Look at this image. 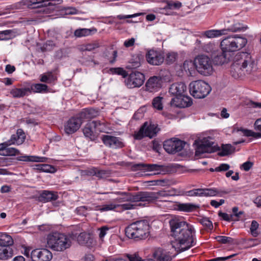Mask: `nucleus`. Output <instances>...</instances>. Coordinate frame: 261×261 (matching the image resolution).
Masks as SVG:
<instances>
[{"mask_svg": "<svg viewBox=\"0 0 261 261\" xmlns=\"http://www.w3.org/2000/svg\"><path fill=\"white\" fill-rule=\"evenodd\" d=\"M30 88L29 93L33 91L34 93H42L47 91L48 86L43 84H32Z\"/></svg>", "mask_w": 261, "mask_h": 261, "instance_id": "39", "label": "nucleus"}, {"mask_svg": "<svg viewBox=\"0 0 261 261\" xmlns=\"http://www.w3.org/2000/svg\"><path fill=\"white\" fill-rule=\"evenodd\" d=\"M90 175H96L97 177L99 178H102L106 175V172L104 170H100L97 168H93L90 170L89 171Z\"/></svg>", "mask_w": 261, "mask_h": 261, "instance_id": "51", "label": "nucleus"}, {"mask_svg": "<svg viewBox=\"0 0 261 261\" xmlns=\"http://www.w3.org/2000/svg\"><path fill=\"white\" fill-rule=\"evenodd\" d=\"M100 45L98 42H94L91 43H88L83 45L81 47V50L84 51H92L96 48H98Z\"/></svg>", "mask_w": 261, "mask_h": 261, "instance_id": "46", "label": "nucleus"}, {"mask_svg": "<svg viewBox=\"0 0 261 261\" xmlns=\"http://www.w3.org/2000/svg\"><path fill=\"white\" fill-rule=\"evenodd\" d=\"M215 239H216L218 242L224 244L227 243H232L233 242L232 238L226 236H217L215 237Z\"/></svg>", "mask_w": 261, "mask_h": 261, "instance_id": "53", "label": "nucleus"}, {"mask_svg": "<svg viewBox=\"0 0 261 261\" xmlns=\"http://www.w3.org/2000/svg\"><path fill=\"white\" fill-rule=\"evenodd\" d=\"M134 167L136 170H141L144 171H156L154 173L156 174H160L164 172V166L162 165H158L157 164H145L143 163L137 164L134 166Z\"/></svg>", "mask_w": 261, "mask_h": 261, "instance_id": "19", "label": "nucleus"}, {"mask_svg": "<svg viewBox=\"0 0 261 261\" xmlns=\"http://www.w3.org/2000/svg\"><path fill=\"white\" fill-rule=\"evenodd\" d=\"M169 225L171 236L174 238L171 243L177 252L187 250L194 245V229L192 225L178 219H171Z\"/></svg>", "mask_w": 261, "mask_h": 261, "instance_id": "1", "label": "nucleus"}, {"mask_svg": "<svg viewBox=\"0 0 261 261\" xmlns=\"http://www.w3.org/2000/svg\"><path fill=\"white\" fill-rule=\"evenodd\" d=\"M83 122L78 116L70 118L64 125L65 132L69 135L76 132L81 127Z\"/></svg>", "mask_w": 261, "mask_h": 261, "instance_id": "14", "label": "nucleus"}, {"mask_svg": "<svg viewBox=\"0 0 261 261\" xmlns=\"http://www.w3.org/2000/svg\"><path fill=\"white\" fill-rule=\"evenodd\" d=\"M98 207L97 210H99L101 212L112 211L117 209V204L114 202H109L101 206H99Z\"/></svg>", "mask_w": 261, "mask_h": 261, "instance_id": "45", "label": "nucleus"}, {"mask_svg": "<svg viewBox=\"0 0 261 261\" xmlns=\"http://www.w3.org/2000/svg\"><path fill=\"white\" fill-rule=\"evenodd\" d=\"M13 255V251L9 247L0 246V259L7 260Z\"/></svg>", "mask_w": 261, "mask_h": 261, "instance_id": "35", "label": "nucleus"}, {"mask_svg": "<svg viewBox=\"0 0 261 261\" xmlns=\"http://www.w3.org/2000/svg\"><path fill=\"white\" fill-rule=\"evenodd\" d=\"M144 194L143 196L144 201L151 202L155 199L159 198L160 197H167L170 196L169 191H160L158 192H143Z\"/></svg>", "mask_w": 261, "mask_h": 261, "instance_id": "23", "label": "nucleus"}, {"mask_svg": "<svg viewBox=\"0 0 261 261\" xmlns=\"http://www.w3.org/2000/svg\"><path fill=\"white\" fill-rule=\"evenodd\" d=\"M214 143L209 141L207 139L204 138L197 146L195 151V155L200 156L204 153H212L215 151L213 145Z\"/></svg>", "mask_w": 261, "mask_h": 261, "instance_id": "17", "label": "nucleus"}, {"mask_svg": "<svg viewBox=\"0 0 261 261\" xmlns=\"http://www.w3.org/2000/svg\"><path fill=\"white\" fill-rule=\"evenodd\" d=\"M40 167L42 172L54 173L57 171L55 167L48 164H43Z\"/></svg>", "mask_w": 261, "mask_h": 261, "instance_id": "57", "label": "nucleus"}, {"mask_svg": "<svg viewBox=\"0 0 261 261\" xmlns=\"http://www.w3.org/2000/svg\"><path fill=\"white\" fill-rule=\"evenodd\" d=\"M13 244L12 237L6 233L0 232V246H9Z\"/></svg>", "mask_w": 261, "mask_h": 261, "instance_id": "36", "label": "nucleus"}, {"mask_svg": "<svg viewBox=\"0 0 261 261\" xmlns=\"http://www.w3.org/2000/svg\"><path fill=\"white\" fill-rule=\"evenodd\" d=\"M18 35L17 30H6L0 32V40H5L14 38Z\"/></svg>", "mask_w": 261, "mask_h": 261, "instance_id": "32", "label": "nucleus"}, {"mask_svg": "<svg viewBox=\"0 0 261 261\" xmlns=\"http://www.w3.org/2000/svg\"><path fill=\"white\" fill-rule=\"evenodd\" d=\"M195 67V60L193 62L191 60H186L183 64V68L185 71H189L190 72Z\"/></svg>", "mask_w": 261, "mask_h": 261, "instance_id": "58", "label": "nucleus"}, {"mask_svg": "<svg viewBox=\"0 0 261 261\" xmlns=\"http://www.w3.org/2000/svg\"><path fill=\"white\" fill-rule=\"evenodd\" d=\"M30 92L29 88H13L10 91V94L14 98L22 97L28 94Z\"/></svg>", "mask_w": 261, "mask_h": 261, "instance_id": "33", "label": "nucleus"}, {"mask_svg": "<svg viewBox=\"0 0 261 261\" xmlns=\"http://www.w3.org/2000/svg\"><path fill=\"white\" fill-rule=\"evenodd\" d=\"M109 230V228L107 226H104L101 227L99 229V237L101 239H102L107 234V231Z\"/></svg>", "mask_w": 261, "mask_h": 261, "instance_id": "64", "label": "nucleus"}, {"mask_svg": "<svg viewBox=\"0 0 261 261\" xmlns=\"http://www.w3.org/2000/svg\"><path fill=\"white\" fill-rule=\"evenodd\" d=\"M185 145L186 143L181 140L170 139L164 142L163 147L167 152L174 153L181 151Z\"/></svg>", "mask_w": 261, "mask_h": 261, "instance_id": "11", "label": "nucleus"}, {"mask_svg": "<svg viewBox=\"0 0 261 261\" xmlns=\"http://www.w3.org/2000/svg\"><path fill=\"white\" fill-rule=\"evenodd\" d=\"M57 198L58 195L56 193L48 191H44L39 197V200L43 202L55 200Z\"/></svg>", "mask_w": 261, "mask_h": 261, "instance_id": "29", "label": "nucleus"}, {"mask_svg": "<svg viewBox=\"0 0 261 261\" xmlns=\"http://www.w3.org/2000/svg\"><path fill=\"white\" fill-rule=\"evenodd\" d=\"M98 111L94 109H85L79 113V116L82 122L86 120L92 119L98 115Z\"/></svg>", "mask_w": 261, "mask_h": 261, "instance_id": "27", "label": "nucleus"}, {"mask_svg": "<svg viewBox=\"0 0 261 261\" xmlns=\"http://www.w3.org/2000/svg\"><path fill=\"white\" fill-rule=\"evenodd\" d=\"M73 234L76 236L77 234ZM76 238L77 241L81 245H85L88 243V239L89 238V235L86 232L80 233L77 237H75L73 239Z\"/></svg>", "mask_w": 261, "mask_h": 261, "instance_id": "43", "label": "nucleus"}, {"mask_svg": "<svg viewBox=\"0 0 261 261\" xmlns=\"http://www.w3.org/2000/svg\"><path fill=\"white\" fill-rule=\"evenodd\" d=\"M31 257L33 261H49L53 255L47 249H36L32 251Z\"/></svg>", "mask_w": 261, "mask_h": 261, "instance_id": "13", "label": "nucleus"}, {"mask_svg": "<svg viewBox=\"0 0 261 261\" xmlns=\"http://www.w3.org/2000/svg\"><path fill=\"white\" fill-rule=\"evenodd\" d=\"M161 86L162 78L157 76L150 77L145 85L146 90L150 92L158 91L161 88Z\"/></svg>", "mask_w": 261, "mask_h": 261, "instance_id": "21", "label": "nucleus"}, {"mask_svg": "<svg viewBox=\"0 0 261 261\" xmlns=\"http://www.w3.org/2000/svg\"><path fill=\"white\" fill-rule=\"evenodd\" d=\"M247 40L244 37L237 35L228 36L221 42V46L224 51L234 52L244 47Z\"/></svg>", "mask_w": 261, "mask_h": 261, "instance_id": "5", "label": "nucleus"}, {"mask_svg": "<svg viewBox=\"0 0 261 261\" xmlns=\"http://www.w3.org/2000/svg\"><path fill=\"white\" fill-rule=\"evenodd\" d=\"M152 182H154L153 185L160 186H166L170 185V181L167 179H158L155 180L151 181Z\"/></svg>", "mask_w": 261, "mask_h": 261, "instance_id": "60", "label": "nucleus"}, {"mask_svg": "<svg viewBox=\"0 0 261 261\" xmlns=\"http://www.w3.org/2000/svg\"><path fill=\"white\" fill-rule=\"evenodd\" d=\"M40 81L47 84L54 83L57 80V76L52 72H47L40 75Z\"/></svg>", "mask_w": 261, "mask_h": 261, "instance_id": "34", "label": "nucleus"}, {"mask_svg": "<svg viewBox=\"0 0 261 261\" xmlns=\"http://www.w3.org/2000/svg\"><path fill=\"white\" fill-rule=\"evenodd\" d=\"M191 94L196 98H203L210 92V86L205 82L201 80L192 82L189 85Z\"/></svg>", "mask_w": 261, "mask_h": 261, "instance_id": "7", "label": "nucleus"}, {"mask_svg": "<svg viewBox=\"0 0 261 261\" xmlns=\"http://www.w3.org/2000/svg\"><path fill=\"white\" fill-rule=\"evenodd\" d=\"M200 223L204 226L207 227L210 229H212L213 228V223L211 221H210L208 218L205 217L203 218L200 220Z\"/></svg>", "mask_w": 261, "mask_h": 261, "instance_id": "61", "label": "nucleus"}, {"mask_svg": "<svg viewBox=\"0 0 261 261\" xmlns=\"http://www.w3.org/2000/svg\"><path fill=\"white\" fill-rule=\"evenodd\" d=\"M240 131H241L243 135L247 137H253L255 138H259L261 137V134L258 133H255L250 130L240 129Z\"/></svg>", "mask_w": 261, "mask_h": 261, "instance_id": "50", "label": "nucleus"}, {"mask_svg": "<svg viewBox=\"0 0 261 261\" xmlns=\"http://www.w3.org/2000/svg\"><path fill=\"white\" fill-rule=\"evenodd\" d=\"M227 34L226 30H210L202 33V36L208 38H214Z\"/></svg>", "mask_w": 261, "mask_h": 261, "instance_id": "28", "label": "nucleus"}, {"mask_svg": "<svg viewBox=\"0 0 261 261\" xmlns=\"http://www.w3.org/2000/svg\"><path fill=\"white\" fill-rule=\"evenodd\" d=\"M177 54L175 53H169L167 55L166 62L168 64L173 63L176 59Z\"/></svg>", "mask_w": 261, "mask_h": 261, "instance_id": "59", "label": "nucleus"}, {"mask_svg": "<svg viewBox=\"0 0 261 261\" xmlns=\"http://www.w3.org/2000/svg\"><path fill=\"white\" fill-rule=\"evenodd\" d=\"M110 71L112 74L120 75L124 77L127 75L126 72L122 68L120 67L111 68L110 69Z\"/></svg>", "mask_w": 261, "mask_h": 261, "instance_id": "55", "label": "nucleus"}, {"mask_svg": "<svg viewBox=\"0 0 261 261\" xmlns=\"http://www.w3.org/2000/svg\"><path fill=\"white\" fill-rule=\"evenodd\" d=\"M162 99L163 97L161 96L154 97L152 102L153 107L158 110H162L163 109Z\"/></svg>", "mask_w": 261, "mask_h": 261, "instance_id": "44", "label": "nucleus"}, {"mask_svg": "<svg viewBox=\"0 0 261 261\" xmlns=\"http://www.w3.org/2000/svg\"><path fill=\"white\" fill-rule=\"evenodd\" d=\"M25 136L24 132L21 129H18L16 134L11 136L10 139L6 141L8 144H21L25 140Z\"/></svg>", "mask_w": 261, "mask_h": 261, "instance_id": "25", "label": "nucleus"}, {"mask_svg": "<svg viewBox=\"0 0 261 261\" xmlns=\"http://www.w3.org/2000/svg\"><path fill=\"white\" fill-rule=\"evenodd\" d=\"M219 49V47L217 44L211 42L204 44L201 46L202 51L211 54L212 56L216 54L218 51Z\"/></svg>", "mask_w": 261, "mask_h": 261, "instance_id": "30", "label": "nucleus"}, {"mask_svg": "<svg viewBox=\"0 0 261 261\" xmlns=\"http://www.w3.org/2000/svg\"><path fill=\"white\" fill-rule=\"evenodd\" d=\"M75 237L73 233L70 236L58 232L50 233L47 237V245L53 250L64 251L71 247V240Z\"/></svg>", "mask_w": 261, "mask_h": 261, "instance_id": "4", "label": "nucleus"}, {"mask_svg": "<svg viewBox=\"0 0 261 261\" xmlns=\"http://www.w3.org/2000/svg\"><path fill=\"white\" fill-rule=\"evenodd\" d=\"M136 205L130 203L124 204H117V211H123L125 210H133L135 208Z\"/></svg>", "mask_w": 261, "mask_h": 261, "instance_id": "47", "label": "nucleus"}, {"mask_svg": "<svg viewBox=\"0 0 261 261\" xmlns=\"http://www.w3.org/2000/svg\"><path fill=\"white\" fill-rule=\"evenodd\" d=\"M55 46L56 44L53 41L48 40L43 45L41 49L42 51H50Z\"/></svg>", "mask_w": 261, "mask_h": 261, "instance_id": "52", "label": "nucleus"}, {"mask_svg": "<svg viewBox=\"0 0 261 261\" xmlns=\"http://www.w3.org/2000/svg\"><path fill=\"white\" fill-rule=\"evenodd\" d=\"M246 27H244L240 23H237L232 25L230 28L226 29L227 30V33L228 32H236L241 31H245L246 30Z\"/></svg>", "mask_w": 261, "mask_h": 261, "instance_id": "49", "label": "nucleus"}, {"mask_svg": "<svg viewBox=\"0 0 261 261\" xmlns=\"http://www.w3.org/2000/svg\"><path fill=\"white\" fill-rule=\"evenodd\" d=\"M159 130V129L155 124H150L148 125V122H145L139 130L135 133L134 138L137 140H141L144 137L151 138L156 135Z\"/></svg>", "mask_w": 261, "mask_h": 261, "instance_id": "9", "label": "nucleus"}, {"mask_svg": "<svg viewBox=\"0 0 261 261\" xmlns=\"http://www.w3.org/2000/svg\"><path fill=\"white\" fill-rule=\"evenodd\" d=\"M228 193V191L216 188L195 189L185 191L184 196L190 197H208L218 196L222 197L224 194Z\"/></svg>", "mask_w": 261, "mask_h": 261, "instance_id": "8", "label": "nucleus"}, {"mask_svg": "<svg viewBox=\"0 0 261 261\" xmlns=\"http://www.w3.org/2000/svg\"><path fill=\"white\" fill-rule=\"evenodd\" d=\"M11 144L5 142L0 144V155L3 156H13L19 154V151L13 147H9Z\"/></svg>", "mask_w": 261, "mask_h": 261, "instance_id": "24", "label": "nucleus"}, {"mask_svg": "<svg viewBox=\"0 0 261 261\" xmlns=\"http://www.w3.org/2000/svg\"><path fill=\"white\" fill-rule=\"evenodd\" d=\"M257 70V62L252 56L246 52H240L234 58L230 72L234 78L237 79L243 74H253Z\"/></svg>", "mask_w": 261, "mask_h": 261, "instance_id": "2", "label": "nucleus"}, {"mask_svg": "<svg viewBox=\"0 0 261 261\" xmlns=\"http://www.w3.org/2000/svg\"><path fill=\"white\" fill-rule=\"evenodd\" d=\"M153 261H171L170 252L162 248H157L152 252Z\"/></svg>", "mask_w": 261, "mask_h": 261, "instance_id": "20", "label": "nucleus"}, {"mask_svg": "<svg viewBox=\"0 0 261 261\" xmlns=\"http://www.w3.org/2000/svg\"><path fill=\"white\" fill-rule=\"evenodd\" d=\"M182 6L181 3L179 1H169L167 3L166 8L170 9H178Z\"/></svg>", "mask_w": 261, "mask_h": 261, "instance_id": "56", "label": "nucleus"}, {"mask_svg": "<svg viewBox=\"0 0 261 261\" xmlns=\"http://www.w3.org/2000/svg\"><path fill=\"white\" fill-rule=\"evenodd\" d=\"M47 159L45 157H40V156H27V155H24V156H20L17 157V160L18 161H23V162H29V161H32V162H45L46 160Z\"/></svg>", "mask_w": 261, "mask_h": 261, "instance_id": "37", "label": "nucleus"}, {"mask_svg": "<svg viewBox=\"0 0 261 261\" xmlns=\"http://www.w3.org/2000/svg\"><path fill=\"white\" fill-rule=\"evenodd\" d=\"M193 103L192 99L184 94L181 97H175L172 98L170 105L178 108H186L190 107Z\"/></svg>", "mask_w": 261, "mask_h": 261, "instance_id": "18", "label": "nucleus"}, {"mask_svg": "<svg viewBox=\"0 0 261 261\" xmlns=\"http://www.w3.org/2000/svg\"><path fill=\"white\" fill-rule=\"evenodd\" d=\"M198 206L192 203H179L177 205L178 210L186 212H192L195 210Z\"/></svg>", "mask_w": 261, "mask_h": 261, "instance_id": "40", "label": "nucleus"}, {"mask_svg": "<svg viewBox=\"0 0 261 261\" xmlns=\"http://www.w3.org/2000/svg\"><path fill=\"white\" fill-rule=\"evenodd\" d=\"M145 81L144 75L138 71H133L125 80L126 86L128 88H134L141 86Z\"/></svg>", "mask_w": 261, "mask_h": 261, "instance_id": "10", "label": "nucleus"}, {"mask_svg": "<svg viewBox=\"0 0 261 261\" xmlns=\"http://www.w3.org/2000/svg\"><path fill=\"white\" fill-rule=\"evenodd\" d=\"M118 194L124 196L123 197L117 198L115 200V201L119 203L123 202L144 201L143 196H144L145 195L143 193V192H139L134 195L129 193L121 192H119Z\"/></svg>", "mask_w": 261, "mask_h": 261, "instance_id": "15", "label": "nucleus"}, {"mask_svg": "<svg viewBox=\"0 0 261 261\" xmlns=\"http://www.w3.org/2000/svg\"><path fill=\"white\" fill-rule=\"evenodd\" d=\"M103 143L112 148H122L124 145L121 138L115 136L105 135L101 137Z\"/></svg>", "mask_w": 261, "mask_h": 261, "instance_id": "16", "label": "nucleus"}, {"mask_svg": "<svg viewBox=\"0 0 261 261\" xmlns=\"http://www.w3.org/2000/svg\"><path fill=\"white\" fill-rule=\"evenodd\" d=\"M143 56L141 54H137L133 57L131 60L129 68H137L141 65V61L143 60Z\"/></svg>", "mask_w": 261, "mask_h": 261, "instance_id": "41", "label": "nucleus"}, {"mask_svg": "<svg viewBox=\"0 0 261 261\" xmlns=\"http://www.w3.org/2000/svg\"><path fill=\"white\" fill-rule=\"evenodd\" d=\"M96 29H79L74 31V34L77 37H85L90 35L92 33H95Z\"/></svg>", "mask_w": 261, "mask_h": 261, "instance_id": "38", "label": "nucleus"}, {"mask_svg": "<svg viewBox=\"0 0 261 261\" xmlns=\"http://www.w3.org/2000/svg\"><path fill=\"white\" fill-rule=\"evenodd\" d=\"M30 3L32 5H37V8L47 7L51 5L48 1L44 0H30Z\"/></svg>", "mask_w": 261, "mask_h": 261, "instance_id": "48", "label": "nucleus"}, {"mask_svg": "<svg viewBox=\"0 0 261 261\" xmlns=\"http://www.w3.org/2000/svg\"><path fill=\"white\" fill-rule=\"evenodd\" d=\"M258 225V223L256 221L253 220L252 221L250 229L251 234L254 237H256L259 234V232L257 230Z\"/></svg>", "mask_w": 261, "mask_h": 261, "instance_id": "54", "label": "nucleus"}, {"mask_svg": "<svg viewBox=\"0 0 261 261\" xmlns=\"http://www.w3.org/2000/svg\"><path fill=\"white\" fill-rule=\"evenodd\" d=\"M146 59L149 64L159 66L163 63L165 56L164 54L160 51L150 49L146 53Z\"/></svg>", "mask_w": 261, "mask_h": 261, "instance_id": "12", "label": "nucleus"}, {"mask_svg": "<svg viewBox=\"0 0 261 261\" xmlns=\"http://www.w3.org/2000/svg\"><path fill=\"white\" fill-rule=\"evenodd\" d=\"M126 236L135 241L146 239L150 234V226L146 220L134 222L125 228Z\"/></svg>", "mask_w": 261, "mask_h": 261, "instance_id": "3", "label": "nucleus"}, {"mask_svg": "<svg viewBox=\"0 0 261 261\" xmlns=\"http://www.w3.org/2000/svg\"><path fill=\"white\" fill-rule=\"evenodd\" d=\"M187 91V86L182 82L175 83L172 84L169 90L170 94L175 97H181L185 94Z\"/></svg>", "mask_w": 261, "mask_h": 261, "instance_id": "22", "label": "nucleus"}, {"mask_svg": "<svg viewBox=\"0 0 261 261\" xmlns=\"http://www.w3.org/2000/svg\"><path fill=\"white\" fill-rule=\"evenodd\" d=\"M169 193L170 194V196L174 195H180L184 196L185 195V191L183 190H181L179 189H172L171 190H169Z\"/></svg>", "mask_w": 261, "mask_h": 261, "instance_id": "62", "label": "nucleus"}, {"mask_svg": "<svg viewBox=\"0 0 261 261\" xmlns=\"http://www.w3.org/2000/svg\"><path fill=\"white\" fill-rule=\"evenodd\" d=\"M230 168V166L227 164H221L219 166L216 167L215 169V171L216 172L225 171L228 170Z\"/></svg>", "mask_w": 261, "mask_h": 261, "instance_id": "63", "label": "nucleus"}, {"mask_svg": "<svg viewBox=\"0 0 261 261\" xmlns=\"http://www.w3.org/2000/svg\"><path fill=\"white\" fill-rule=\"evenodd\" d=\"M233 147L230 144L222 145V151L219 152L218 154L221 156H226L231 153L233 151Z\"/></svg>", "mask_w": 261, "mask_h": 261, "instance_id": "42", "label": "nucleus"}, {"mask_svg": "<svg viewBox=\"0 0 261 261\" xmlns=\"http://www.w3.org/2000/svg\"><path fill=\"white\" fill-rule=\"evenodd\" d=\"M213 62L208 56L204 55H198L195 58V67L201 75L208 76L213 72Z\"/></svg>", "mask_w": 261, "mask_h": 261, "instance_id": "6", "label": "nucleus"}, {"mask_svg": "<svg viewBox=\"0 0 261 261\" xmlns=\"http://www.w3.org/2000/svg\"><path fill=\"white\" fill-rule=\"evenodd\" d=\"M214 58V62L216 65H222L227 63L229 57L226 51H224L221 48V50L218 49V51L215 55H212Z\"/></svg>", "mask_w": 261, "mask_h": 261, "instance_id": "26", "label": "nucleus"}, {"mask_svg": "<svg viewBox=\"0 0 261 261\" xmlns=\"http://www.w3.org/2000/svg\"><path fill=\"white\" fill-rule=\"evenodd\" d=\"M94 128L88 123L83 129V132L85 137L91 141H94L97 138L96 135L94 133Z\"/></svg>", "mask_w": 261, "mask_h": 261, "instance_id": "31", "label": "nucleus"}]
</instances>
